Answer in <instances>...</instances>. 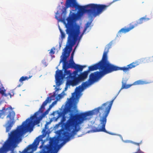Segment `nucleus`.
I'll list each match as a JSON object with an SVG mask.
<instances>
[{"mask_svg": "<svg viewBox=\"0 0 153 153\" xmlns=\"http://www.w3.org/2000/svg\"><path fill=\"white\" fill-rule=\"evenodd\" d=\"M72 64L73 68L75 69L76 70H77L79 72H81L83 70V68L82 65L76 64L73 61L72 62Z\"/></svg>", "mask_w": 153, "mask_h": 153, "instance_id": "14", "label": "nucleus"}, {"mask_svg": "<svg viewBox=\"0 0 153 153\" xmlns=\"http://www.w3.org/2000/svg\"><path fill=\"white\" fill-rule=\"evenodd\" d=\"M132 143H133V144H135V145H137V146H138L139 147H140V144H141V143H135V142H132Z\"/></svg>", "mask_w": 153, "mask_h": 153, "instance_id": "28", "label": "nucleus"}, {"mask_svg": "<svg viewBox=\"0 0 153 153\" xmlns=\"http://www.w3.org/2000/svg\"><path fill=\"white\" fill-rule=\"evenodd\" d=\"M6 90L5 89L3 90L0 88V93L2 95V96L7 97L8 96L10 95V97H11V95L10 93H9L7 94H5Z\"/></svg>", "mask_w": 153, "mask_h": 153, "instance_id": "16", "label": "nucleus"}, {"mask_svg": "<svg viewBox=\"0 0 153 153\" xmlns=\"http://www.w3.org/2000/svg\"><path fill=\"white\" fill-rule=\"evenodd\" d=\"M120 70H104L100 71H96L91 73L89 76L88 81L83 82L81 85L76 87L75 91L79 92L84 89V88L90 85L93 83L97 81L100 78L102 77L104 75L111 73L114 71H116Z\"/></svg>", "mask_w": 153, "mask_h": 153, "instance_id": "7", "label": "nucleus"}, {"mask_svg": "<svg viewBox=\"0 0 153 153\" xmlns=\"http://www.w3.org/2000/svg\"><path fill=\"white\" fill-rule=\"evenodd\" d=\"M59 30L61 33V38L62 39L64 38L65 36V33L63 31L61 30V29L60 28H59Z\"/></svg>", "mask_w": 153, "mask_h": 153, "instance_id": "20", "label": "nucleus"}, {"mask_svg": "<svg viewBox=\"0 0 153 153\" xmlns=\"http://www.w3.org/2000/svg\"><path fill=\"white\" fill-rule=\"evenodd\" d=\"M111 43L110 42L107 45V47L105 49L102 58L106 61H108L107 55L109 51V50L111 48Z\"/></svg>", "mask_w": 153, "mask_h": 153, "instance_id": "13", "label": "nucleus"}, {"mask_svg": "<svg viewBox=\"0 0 153 153\" xmlns=\"http://www.w3.org/2000/svg\"><path fill=\"white\" fill-rule=\"evenodd\" d=\"M55 93L54 92L53 95L47 98L42 103L38 111L35 113L34 115L31 117L30 118L27 119L23 122L21 125L18 126L16 129L12 131L9 134L8 139L0 148V153H3L8 151L11 146L18 141L20 137L23 134L28 131H31L33 130V126L39 123L43 116H40L39 117H37L39 112L41 113L43 112L45 106L48 103L51 101L52 100L51 98L55 96Z\"/></svg>", "mask_w": 153, "mask_h": 153, "instance_id": "1", "label": "nucleus"}, {"mask_svg": "<svg viewBox=\"0 0 153 153\" xmlns=\"http://www.w3.org/2000/svg\"><path fill=\"white\" fill-rule=\"evenodd\" d=\"M42 63H43V64H45V66H46V62H45V60H42Z\"/></svg>", "mask_w": 153, "mask_h": 153, "instance_id": "29", "label": "nucleus"}, {"mask_svg": "<svg viewBox=\"0 0 153 153\" xmlns=\"http://www.w3.org/2000/svg\"><path fill=\"white\" fill-rule=\"evenodd\" d=\"M55 18H56L58 20V17L57 16H55Z\"/></svg>", "mask_w": 153, "mask_h": 153, "instance_id": "35", "label": "nucleus"}, {"mask_svg": "<svg viewBox=\"0 0 153 153\" xmlns=\"http://www.w3.org/2000/svg\"><path fill=\"white\" fill-rule=\"evenodd\" d=\"M79 71H78L76 70L74 71L73 72V74L71 73V80H68L66 84V87L65 89H67L68 86L71 85L72 86H75V83L74 82V81L77 78V76H76L78 75V73Z\"/></svg>", "mask_w": 153, "mask_h": 153, "instance_id": "11", "label": "nucleus"}, {"mask_svg": "<svg viewBox=\"0 0 153 153\" xmlns=\"http://www.w3.org/2000/svg\"><path fill=\"white\" fill-rule=\"evenodd\" d=\"M61 43H60L59 44V48H61Z\"/></svg>", "mask_w": 153, "mask_h": 153, "instance_id": "33", "label": "nucleus"}, {"mask_svg": "<svg viewBox=\"0 0 153 153\" xmlns=\"http://www.w3.org/2000/svg\"><path fill=\"white\" fill-rule=\"evenodd\" d=\"M57 140L56 139H51L49 142L50 145L44 146L42 151L40 153H53L55 150L56 149ZM39 142V141L35 140L32 144L28 145L21 153H33L32 152H28L27 151L36 147Z\"/></svg>", "mask_w": 153, "mask_h": 153, "instance_id": "6", "label": "nucleus"}, {"mask_svg": "<svg viewBox=\"0 0 153 153\" xmlns=\"http://www.w3.org/2000/svg\"><path fill=\"white\" fill-rule=\"evenodd\" d=\"M88 73L86 71L81 73L80 74L78 75L77 78L74 81L76 83L75 86L77 85L79 82L83 81L88 76Z\"/></svg>", "mask_w": 153, "mask_h": 153, "instance_id": "12", "label": "nucleus"}, {"mask_svg": "<svg viewBox=\"0 0 153 153\" xmlns=\"http://www.w3.org/2000/svg\"><path fill=\"white\" fill-rule=\"evenodd\" d=\"M55 50V48L54 47H53L51 49L49 52V53L51 55H52L54 54L55 52L54 51Z\"/></svg>", "mask_w": 153, "mask_h": 153, "instance_id": "23", "label": "nucleus"}, {"mask_svg": "<svg viewBox=\"0 0 153 153\" xmlns=\"http://www.w3.org/2000/svg\"><path fill=\"white\" fill-rule=\"evenodd\" d=\"M139 64L138 62L136 61L132 62L126 67H120L111 64L108 61H106L102 58L101 60L98 63L89 66L88 70L87 71L89 73L90 71L97 69H99L100 71L104 70H120L124 72H126L128 71L130 69L135 67Z\"/></svg>", "mask_w": 153, "mask_h": 153, "instance_id": "4", "label": "nucleus"}, {"mask_svg": "<svg viewBox=\"0 0 153 153\" xmlns=\"http://www.w3.org/2000/svg\"><path fill=\"white\" fill-rule=\"evenodd\" d=\"M83 34V33H82L81 34V35L79 37V40L80 39H81V37H82V35Z\"/></svg>", "mask_w": 153, "mask_h": 153, "instance_id": "31", "label": "nucleus"}, {"mask_svg": "<svg viewBox=\"0 0 153 153\" xmlns=\"http://www.w3.org/2000/svg\"><path fill=\"white\" fill-rule=\"evenodd\" d=\"M91 22H88L86 24L85 27L84 28V30L83 31V33H84L85 31L88 28L89 26L91 25Z\"/></svg>", "mask_w": 153, "mask_h": 153, "instance_id": "19", "label": "nucleus"}, {"mask_svg": "<svg viewBox=\"0 0 153 153\" xmlns=\"http://www.w3.org/2000/svg\"><path fill=\"white\" fill-rule=\"evenodd\" d=\"M3 115H7L6 118L8 120L5 125L6 131L7 132L11 130L15 123V113L12 107L10 106L6 108L3 107L2 109L0 110V118Z\"/></svg>", "mask_w": 153, "mask_h": 153, "instance_id": "8", "label": "nucleus"}, {"mask_svg": "<svg viewBox=\"0 0 153 153\" xmlns=\"http://www.w3.org/2000/svg\"><path fill=\"white\" fill-rule=\"evenodd\" d=\"M65 120L66 117L65 116V115H64L62 117V118L61 120V122L62 123H63L64 122H65Z\"/></svg>", "mask_w": 153, "mask_h": 153, "instance_id": "25", "label": "nucleus"}, {"mask_svg": "<svg viewBox=\"0 0 153 153\" xmlns=\"http://www.w3.org/2000/svg\"><path fill=\"white\" fill-rule=\"evenodd\" d=\"M83 34V33H82L81 34V35L79 37V40L80 39H81V37H82V35Z\"/></svg>", "mask_w": 153, "mask_h": 153, "instance_id": "32", "label": "nucleus"}, {"mask_svg": "<svg viewBox=\"0 0 153 153\" xmlns=\"http://www.w3.org/2000/svg\"><path fill=\"white\" fill-rule=\"evenodd\" d=\"M68 102V104L70 105H72V99L71 98H70L69 99Z\"/></svg>", "mask_w": 153, "mask_h": 153, "instance_id": "26", "label": "nucleus"}, {"mask_svg": "<svg viewBox=\"0 0 153 153\" xmlns=\"http://www.w3.org/2000/svg\"><path fill=\"white\" fill-rule=\"evenodd\" d=\"M63 143H62L60 145H62Z\"/></svg>", "mask_w": 153, "mask_h": 153, "instance_id": "36", "label": "nucleus"}, {"mask_svg": "<svg viewBox=\"0 0 153 153\" xmlns=\"http://www.w3.org/2000/svg\"><path fill=\"white\" fill-rule=\"evenodd\" d=\"M32 77V76H29V77L25 76H22L21 77L19 80V81L20 82V84L17 86V87H20L22 85L23 83V82L26 80H28L30 78Z\"/></svg>", "mask_w": 153, "mask_h": 153, "instance_id": "15", "label": "nucleus"}, {"mask_svg": "<svg viewBox=\"0 0 153 153\" xmlns=\"http://www.w3.org/2000/svg\"><path fill=\"white\" fill-rule=\"evenodd\" d=\"M65 115V113L63 111L58 112V115L57 116V118H58L59 117L63 116L64 115Z\"/></svg>", "mask_w": 153, "mask_h": 153, "instance_id": "21", "label": "nucleus"}, {"mask_svg": "<svg viewBox=\"0 0 153 153\" xmlns=\"http://www.w3.org/2000/svg\"><path fill=\"white\" fill-rule=\"evenodd\" d=\"M145 83H146L145 81L141 80H139L135 82L134 84V85H138L144 84Z\"/></svg>", "mask_w": 153, "mask_h": 153, "instance_id": "18", "label": "nucleus"}, {"mask_svg": "<svg viewBox=\"0 0 153 153\" xmlns=\"http://www.w3.org/2000/svg\"><path fill=\"white\" fill-rule=\"evenodd\" d=\"M58 97H59V98H60L62 97V95L61 94H59L58 95Z\"/></svg>", "mask_w": 153, "mask_h": 153, "instance_id": "30", "label": "nucleus"}, {"mask_svg": "<svg viewBox=\"0 0 153 153\" xmlns=\"http://www.w3.org/2000/svg\"><path fill=\"white\" fill-rule=\"evenodd\" d=\"M82 66V67L83 69L84 68H85L86 67V66L85 65H83V66Z\"/></svg>", "mask_w": 153, "mask_h": 153, "instance_id": "34", "label": "nucleus"}, {"mask_svg": "<svg viewBox=\"0 0 153 153\" xmlns=\"http://www.w3.org/2000/svg\"><path fill=\"white\" fill-rule=\"evenodd\" d=\"M68 75L66 77L67 80H71V73L70 70H65L64 74L63 73L62 70H57L56 72L55 79L56 83L57 85L59 86L61 84L62 80L66 75Z\"/></svg>", "mask_w": 153, "mask_h": 153, "instance_id": "9", "label": "nucleus"}, {"mask_svg": "<svg viewBox=\"0 0 153 153\" xmlns=\"http://www.w3.org/2000/svg\"><path fill=\"white\" fill-rule=\"evenodd\" d=\"M50 109H48L47 110H46L45 111V112L44 113V115L45 116L47 114H48V112H49V110Z\"/></svg>", "mask_w": 153, "mask_h": 153, "instance_id": "27", "label": "nucleus"}, {"mask_svg": "<svg viewBox=\"0 0 153 153\" xmlns=\"http://www.w3.org/2000/svg\"><path fill=\"white\" fill-rule=\"evenodd\" d=\"M122 86L120 90L119 93L120 91L123 89H127L130 87L132 85H126V83H124L123 82H122Z\"/></svg>", "mask_w": 153, "mask_h": 153, "instance_id": "17", "label": "nucleus"}, {"mask_svg": "<svg viewBox=\"0 0 153 153\" xmlns=\"http://www.w3.org/2000/svg\"><path fill=\"white\" fill-rule=\"evenodd\" d=\"M71 11L70 14L66 19L67 22V24L66 23L65 19L61 20L65 24L66 28V33L68 35L67 43L66 47L63 50V52L62 53V59L64 61L63 68L65 70L73 68L72 62L69 63L66 60L69 56L72 50V47L78 39L80 33L79 27L75 25L73 22L76 14L72 13L71 14Z\"/></svg>", "mask_w": 153, "mask_h": 153, "instance_id": "3", "label": "nucleus"}, {"mask_svg": "<svg viewBox=\"0 0 153 153\" xmlns=\"http://www.w3.org/2000/svg\"><path fill=\"white\" fill-rule=\"evenodd\" d=\"M99 113H100V115L101 113L103 114V112L101 111L100 107L80 114L71 113L69 119L65 123L62 124V128L63 129L58 131V138H53L57 139L58 143L59 140L64 142L68 141L72 136L75 134V132L79 131V129L76 128L77 126L86 119V117L97 114Z\"/></svg>", "mask_w": 153, "mask_h": 153, "instance_id": "2", "label": "nucleus"}, {"mask_svg": "<svg viewBox=\"0 0 153 153\" xmlns=\"http://www.w3.org/2000/svg\"><path fill=\"white\" fill-rule=\"evenodd\" d=\"M76 46L74 48V49L73 50V51H72L71 56V60H72V62L73 61V56H74V52H75V51L76 49Z\"/></svg>", "mask_w": 153, "mask_h": 153, "instance_id": "22", "label": "nucleus"}, {"mask_svg": "<svg viewBox=\"0 0 153 153\" xmlns=\"http://www.w3.org/2000/svg\"><path fill=\"white\" fill-rule=\"evenodd\" d=\"M117 97L116 96L110 102H108L103 104L100 106L101 108V110L102 112H103L102 116L100 118V124L101 126L100 128L95 127L94 129V131L95 132L103 131L107 133L111 134L106 131L105 129V126L107 121V117H108L111 106L114 100Z\"/></svg>", "mask_w": 153, "mask_h": 153, "instance_id": "5", "label": "nucleus"}, {"mask_svg": "<svg viewBox=\"0 0 153 153\" xmlns=\"http://www.w3.org/2000/svg\"><path fill=\"white\" fill-rule=\"evenodd\" d=\"M150 19L149 18H146L145 17H143L140 18L138 21H137L135 22L134 25L130 24L129 27L126 28H122L118 32L119 34H121V33H127L131 30L134 28L135 27L137 26L139 24H142L143 22L149 20Z\"/></svg>", "mask_w": 153, "mask_h": 153, "instance_id": "10", "label": "nucleus"}, {"mask_svg": "<svg viewBox=\"0 0 153 153\" xmlns=\"http://www.w3.org/2000/svg\"><path fill=\"white\" fill-rule=\"evenodd\" d=\"M42 146V145L40 146V147H41V146Z\"/></svg>", "mask_w": 153, "mask_h": 153, "instance_id": "37", "label": "nucleus"}, {"mask_svg": "<svg viewBox=\"0 0 153 153\" xmlns=\"http://www.w3.org/2000/svg\"><path fill=\"white\" fill-rule=\"evenodd\" d=\"M56 101L53 102L50 105L48 109H50L56 103Z\"/></svg>", "mask_w": 153, "mask_h": 153, "instance_id": "24", "label": "nucleus"}]
</instances>
